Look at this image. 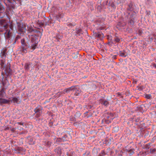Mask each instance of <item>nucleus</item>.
Wrapping results in <instances>:
<instances>
[{
	"instance_id": "c756f323",
	"label": "nucleus",
	"mask_w": 156,
	"mask_h": 156,
	"mask_svg": "<svg viewBox=\"0 0 156 156\" xmlns=\"http://www.w3.org/2000/svg\"><path fill=\"white\" fill-rule=\"evenodd\" d=\"M105 154V153L104 151H102L101 152L100 156H103Z\"/></svg>"
},
{
	"instance_id": "c85d7f7f",
	"label": "nucleus",
	"mask_w": 156,
	"mask_h": 156,
	"mask_svg": "<svg viewBox=\"0 0 156 156\" xmlns=\"http://www.w3.org/2000/svg\"><path fill=\"white\" fill-rule=\"evenodd\" d=\"M151 152L152 154H154L156 152V150L153 149L151 150Z\"/></svg>"
},
{
	"instance_id": "f8f14e48",
	"label": "nucleus",
	"mask_w": 156,
	"mask_h": 156,
	"mask_svg": "<svg viewBox=\"0 0 156 156\" xmlns=\"http://www.w3.org/2000/svg\"><path fill=\"white\" fill-rule=\"evenodd\" d=\"M6 49L3 50L2 51L1 53V56L2 59H5L6 56Z\"/></svg>"
},
{
	"instance_id": "473e14b6",
	"label": "nucleus",
	"mask_w": 156,
	"mask_h": 156,
	"mask_svg": "<svg viewBox=\"0 0 156 156\" xmlns=\"http://www.w3.org/2000/svg\"><path fill=\"white\" fill-rule=\"evenodd\" d=\"M111 6L112 7H113V8H115V5H114V4H111Z\"/></svg>"
},
{
	"instance_id": "ddd939ff",
	"label": "nucleus",
	"mask_w": 156,
	"mask_h": 156,
	"mask_svg": "<svg viewBox=\"0 0 156 156\" xmlns=\"http://www.w3.org/2000/svg\"><path fill=\"white\" fill-rule=\"evenodd\" d=\"M55 151L58 156H60L62 154L61 150L59 147H58L56 148L55 150Z\"/></svg>"
},
{
	"instance_id": "9b49d317",
	"label": "nucleus",
	"mask_w": 156,
	"mask_h": 156,
	"mask_svg": "<svg viewBox=\"0 0 156 156\" xmlns=\"http://www.w3.org/2000/svg\"><path fill=\"white\" fill-rule=\"evenodd\" d=\"M32 63L29 62L25 63L24 66V69L27 71H28L30 68V66L32 65Z\"/></svg>"
},
{
	"instance_id": "6e6552de",
	"label": "nucleus",
	"mask_w": 156,
	"mask_h": 156,
	"mask_svg": "<svg viewBox=\"0 0 156 156\" xmlns=\"http://www.w3.org/2000/svg\"><path fill=\"white\" fill-rule=\"evenodd\" d=\"M5 10L4 6L0 3V18H3L5 16Z\"/></svg>"
},
{
	"instance_id": "f257e3e1",
	"label": "nucleus",
	"mask_w": 156,
	"mask_h": 156,
	"mask_svg": "<svg viewBox=\"0 0 156 156\" xmlns=\"http://www.w3.org/2000/svg\"><path fill=\"white\" fill-rule=\"evenodd\" d=\"M0 25L2 30H5L4 33L6 38H9L13 30V25L12 23L9 25L4 20H0Z\"/></svg>"
},
{
	"instance_id": "cd10ccee",
	"label": "nucleus",
	"mask_w": 156,
	"mask_h": 156,
	"mask_svg": "<svg viewBox=\"0 0 156 156\" xmlns=\"http://www.w3.org/2000/svg\"><path fill=\"white\" fill-rule=\"evenodd\" d=\"M130 20L129 21V23L130 24L132 25H133L134 24V20L132 19H129Z\"/></svg>"
},
{
	"instance_id": "a878e982",
	"label": "nucleus",
	"mask_w": 156,
	"mask_h": 156,
	"mask_svg": "<svg viewBox=\"0 0 156 156\" xmlns=\"http://www.w3.org/2000/svg\"><path fill=\"white\" fill-rule=\"evenodd\" d=\"M145 97L148 99H150L151 98V96L150 94H146L145 95Z\"/></svg>"
},
{
	"instance_id": "9d476101",
	"label": "nucleus",
	"mask_w": 156,
	"mask_h": 156,
	"mask_svg": "<svg viewBox=\"0 0 156 156\" xmlns=\"http://www.w3.org/2000/svg\"><path fill=\"white\" fill-rule=\"evenodd\" d=\"M76 89V87L75 86H73L64 89V91L66 93H67L70 91L74 90Z\"/></svg>"
},
{
	"instance_id": "4c0bfd02",
	"label": "nucleus",
	"mask_w": 156,
	"mask_h": 156,
	"mask_svg": "<svg viewBox=\"0 0 156 156\" xmlns=\"http://www.w3.org/2000/svg\"><path fill=\"white\" fill-rule=\"evenodd\" d=\"M58 93L60 94H62V93L61 92H58Z\"/></svg>"
},
{
	"instance_id": "f3484780",
	"label": "nucleus",
	"mask_w": 156,
	"mask_h": 156,
	"mask_svg": "<svg viewBox=\"0 0 156 156\" xmlns=\"http://www.w3.org/2000/svg\"><path fill=\"white\" fill-rule=\"evenodd\" d=\"M9 100H10V101L13 102L14 103H17L18 101L17 98L15 97L10 98Z\"/></svg>"
},
{
	"instance_id": "0eeeda50",
	"label": "nucleus",
	"mask_w": 156,
	"mask_h": 156,
	"mask_svg": "<svg viewBox=\"0 0 156 156\" xmlns=\"http://www.w3.org/2000/svg\"><path fill=\"white\" fill-rule=\"evenodd\" d=\"M128 18L129 19L134 20L136 17V13L134 11L130 12H128Z\"/></svg>"
},
{
	"instance_id": "e433bc0d",
	"label": "nucleus",
	"mask_w": 156,
	"mask_h": 156,
	"mask_svg": "<svg viewBox=\"0 0 156 156\" xmlns=\"http://www.w3.org/2000/svg\"><path fill=\"white\" fill-rule=\"evenodd\" d=\"M68 25L69 26H71L72 25V24L71 23H69L68 24Z\"/></svg>"
},
{
	"instance_id": "c9c22d12",
	"label": "nucleus",
	"mask_w": 156,
	"mask_h": 156,
	"mask_svg": "<svg viewBox=\"0 0 156 156\" xmlns=\"http://www.w3.org/2000/svg\"><path fill=\"white\" fill-rule=\"evenodd\" d=\"M120 23H119L118 24V25H117V28H118V27L117 26H119V25H120Z\"/></svg>"
},
{
	"instance_id": "2eb2a0df",
	"label": "nucleus",
	"mask_w": 156,
	"mask_h": 156,
	"mask_svg": "<svg viewBox=\"0 0 156 156\" xmlns=\"http://www.w3.org/2000/svg\"><path fill=\"white\" fill-rule=\"evenodd\" d=\"M133 5L132 4H130L129 5L128 8L127 9V12H130L133 11Z\"/></svg>"
},
{
	"instance_id": "20e7f679",
	"label": "nucleus",
	"mask_w": 156,
	"mask_h": 156,
	"mask_svg": "<svg viewBox=\"0 0 156 156\" xmlns=\"http://www.w3.org/2000/svg\"><path fill=\"white\" fill-rule=\"evenodd\" d=\"M42 108L40 106L37 107L34 109V111L35 114V116L37 118L39 117L42 113Z\"/></svg>"
},
{
	"instance_id": "6ab92c4d",
	"label": "nucleus",
	"mask_w": 156,
	"mask_h": 156,
	"mask_svg": "<svg viewBox=\"0 0 156 156\" xmlns=\"http://www.w3.org/2000/svg\"><path fill=\"white\" fill-rule=\"evenodd\" d=\"M76 34L79 35H80L81 34H82V30L81 29L77 28H76Z\"/></svg>"
},
{
	"instance_id": "a211bd4d",
	"label": "nucleus",
	"mask_w": 156,
	"mask_h": 156,
	"mask_svg": "<svg viewBox=\"0 0 156 156\" xmlns=\"http://www.w3.org/2000/svg\"><path fill=\"white\" fill-rule=\"evenodd\" d=\"M119 55L121 56L125 57L127 55V54L124 51H120L119 52Z\"/></svg>"
},
{
	"instance_id": "4468645a",
	"label": "nucleus",
	"mask_w": 156,
	"mask_h": 156,
	"mask_svg": "<svg viewBox=\"0 0 156 156\" xmlns=\"http://www.w3.org/2000/svg\"><path fill=\"white\" fill-rule=\"evenodd\" d=\"M100 102L102 104L105 106H107L109 104L107 100H104L102 99L100 100Z\"/></svg>"
},
{
	"instance_id": "4be33fe9",
	"label": "nucleus",
	"mask_w": 156,
	"mask_h": 156,
	"mask_svg": "<svg viewBox=\"0 0 156 156\" xmlns=\"http://www.w3.org/2000/svg\"><path fill=\"white\" fill-rule=\"evenodd\" d=\"M95 36L96 37L101 38L103 37V34L102 33H97L96 34Z\"/></svg>"
},
{
	"instance_id": "f03ea898",
	"label": "nucleus",
	"mask_w": 156,
	"mask_h": 156,
	"mask_svg": "<svg viewBox=\"0 0 156 156\" xmlns=\"http://www.w3.org/2000/svg\"><path fill=\"white\" fill-rule=\"evenodd\" d=\"M21 45L19 48V50L21 53H26L27 52V49L28 47V43L25 42L24 39H22L21 40Z\"/></svg>"
},
{
	"instance_id": "39448f33",
	"label": "nucleus",
	"mask_w": 156,
	"mask_h": 156,
	"mask_svg": "<svg viewBox=\"0 0 156 156\" xmlns=\"http://www.w3.org/2000/svg\"><path fill=\"white\" fill-rule=\"evenodd\" d=\"M26 26L25 25H24L23 24L20 23H18V29L19 31L22 33L25 31V29H26Z\"/></svg>"
},
{
	"instance_id": "72a5a7b5",
	"label": "nucleus",
	"mask_w": 156,
	"mask_h": 156,
	"mask_svg": "<svg viewBox=\"0 0 156 156\" xmlns=\"http://www.w3.org/2000/svg\"><path fill=\"white\" fill-rule=\"evenodd\" d=\"M17 123L20 125H23V123L22 122H18Z\"/></svg>"
},
{
	"instance_id": "aec40b11",
	"label": "nucleus",
	"mask_w": 156,
	"mask_h": 156,
	"mask_svg": "<svg viewBox=\"0 0 156 156\" xmlns=\"http://www.w3.org/2000/svg\"><path fill=\"white\" fill-rule=\"evenodd\" d=\"M5 95V92L3 89H2L0 91V97H4Z\"/></svg>"
},
{
	"instance_id": "2f4dec72",
	"label": "nucleus",
	"mask_w": 156,
	"mask_h": 156,
	"mask_svg": "<svg viewBox=\"0 0 156 156\" xmlns=\"http://www.w3.org/2000/svg\"><path fill=\"white\" fill-rule=\"evenodd\" d=\"M152 65L153 66L156 68V64H155L154 63H152Z\"/></svg>"
},
{
	"instance_id": "5701e85b",
	"label": "nucleus",
	"mask_w": 156,
	"mask_h": 156,
	"mask_svg": "<svg viewBox=\"0 0 156 156\" xmlns=\"http://www.w3.org/2000/svg\"><path fill=\"white\" fill-rule=\"evenodd\" d=\"M5 62V59H2L1 60V65L2 67L4 66V65Z\"/></svg>"
},
{
	"instance_id": "412c9836",
	"label": "nucleus",
	"mask_w": 156,
	"mask_h": 156,
	"mask_svg": "<svg viewBox=\"0 0 156 156\" xmlns=\"http://www.w3.org/2000/svg\"><path fill=\"white\" fill-rule=\"evenodd\" d=\"M63 14L62 13H59L56 15V19L57 20L58 19L62 18L63 17Z\"/></svg>"
},
{
	"instance_id": "f704fd0d",
	"label": "nucleus",
	"mask_w": 156,
	"mask_h": 156,
	"mask_svg": "<svg viewBox=\"0 0 156 156\" xmlns=\"http://www.w3.org/2000/svg\"><path fill=\"white\" fill-rule=\"evenodd\" d=\"M139 90H142L143 89V88H142V87H140L139 88Z\"/></svg>"
},
{
	"instance_id": "58836bf2",
	"label": "nucleus",
	"mask_w": 156,
	"mask_h": 156,
	"mask_svg": "<svg viewBox=\"0 0 156 156\" xmlns=\"http://www.w3.org/2000/svg\"><path fill=\"white\" fill-rule=\"evenodd\" d=\"M100 8V6H98V8Z\"/></svg>"
},
{
	"instance_id": "bb28decb",
	"label": "nucleus",
	"mask_w": 156,
	"mask_h": 156,
	"mask_svg": "<svg viewBox=\"0 0 156 156\" xmlns=\"http://www.w3.org/2000/svg\"><path fill=\"white\" fill-rule=\"evenodd\" d=\"M20 38V37L19 36H16L14 41L13 44H14L16 43V41Z\"/></svg>"
},
{
	"instance_id": "7c9ffc66",
	"label": "nucleus",
	"mask_w": 156,
	"mask_h": 156,
	"mask_svg": "<svg viewBox=\"0 0 156 156\" xmlns=\"http://www.w3.org/2000/svg\"><path fill=\"white\" fill-rule=\"evenodd\" d=\"M129 152H131L130 153L131 155L133 154L134 153V152L132 150H130L129 151Z\"/></svg>"
},
{
	"instance_id": "393cba45",
	"label": "nucleus",
	"mask_w": 156,
	"mask_h": 156,
	"mask_svg": "<svg viewBox=\"0 0 156 156\" xmlns=\"http://www.w3.org/2000/svg\"><path fill=\"white\" fill-rule=\"evenodd\" d=\"M27 27V29L28 31L30 32H32V31H33V28L31 27L30 26H26V27Z\"/></svg>"
},
{
	"instance_id": "7ed1b4c3",
	"label": "nucleus",
	"mask_w": 156,
	"mask_h": 156,
	"mask_svg": "<svg viewBox=\"0 0 156 156\" xmlns=\"http://www.w3.org/2000/svg\"><path fill=\"white\" fill-rule=\"evenodd\" d=\"M36 38L35 37L32 36L31 40V43H32V44L31 46H28L29 47L28 48H30V49L33 50L36 49L37 43V42L36 41Z\"/></svg>"
},
{
	"instance_id": "dca6fc26",
	"label": "nucleus",
	"mask_w": 156,
	"mask_h": 156,
	"mask_svg": "<svg viewBox=\"0 0 156 156\" xmlns=\"http://www.w3.org/2000/svg\"><path fill=\"white\" fill-rule=\"evenodd\" d=\"M15 8V6L14 5H9L7 8V10L8 12L11 11L12 10Z\"/></svg>"
},
{
	"instance_id": "1a4fd4ad",
	"label": "nucleus",
	"mask_w": 156,
	"mask_h": 156,
	"mask_svg": "<svg viewBox=\"0 0 156 156\" xmlns=\"http://www.w3.org/2000/svg\"><path fill=\"white\" fill-rule=\"evenodd\" d=\"M10 100H6L5 99L0 98V104L3 105V104H8L9 103Z\"/></svg>"
},
{
	"instance_id": "b1692460",
	"label": "nucleus",
	"mask_w": 156,
	"mask_h": 156,
	"mask_svg": "<svg viewBox=\"0 0 156 156\" xmlns=\"http://www.w3.org/2000/svg\"><path fill=\"white\" fill-rule=\"evenodd\" d=\"M114 41L116 42H119L120 41V39L118 37L115 36L114 37Z\"/></svg>"
},
{
	"instance_id": "423d86ee",
	"label": "nucleus",
	"mask_w": 156,
	"mask_h": 156,
	"mask_svg": "<svg viewBox=\"0 0 156 156\" xmlns=\"http://www.w3.org/2000/svg\"><path fill=\"white\" fill-rule=\"evenodd\" d=\"M10 64H8L7 66L5 68V71L6 75L7 76H8L10 75H11L12 73V70L10 68Z\"/></svg>"
}]
</instances>
